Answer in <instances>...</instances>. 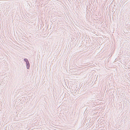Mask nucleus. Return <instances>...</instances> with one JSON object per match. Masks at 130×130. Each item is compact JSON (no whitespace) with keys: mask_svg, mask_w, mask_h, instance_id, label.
<instances>
[{"mask_svg":"<svg viewBox=\"0 0 130 130\" xmlns=\"http://www.w3.org/2000/svg\"><path fill=\"white\" fill-rule=\"evenodd\" d=\"M78 88H77V87H76V88L75 89V90L76 89V92H77V90H77V89H78Z\"/></svg>","mask_w":130,"mask_h":130,"instance_id":"7ed1b4c3","label":"nucleus"},{"mask_svg":"<svg viewBox=\"0 0 130 130\" xmlns=\"http://www.w3.org/2000/svg\"><path fill=\"white\" fill-rule=\"evenodd\" d=\"M26 68L27 69H29V68L30 66L29 62H28L26 63Z\"/></svg>","mask_w":130,"mask_h":130,"instance_id":"f257e3e1","label":"nucleus"},{"mask_svg":"<svg viewBox=\"0 0 130 130\" xmlns=\"http://www.w3.org/2000/svg\"><path fill=\"white\" fill-rule=\"evenodd\" d=\"M124 101L125 102V100H124Z\"/></svg>","mask_w":130,"mask_h":130,"instance_id":"39448f33","label":"nucleus"},{"mask_svg":"<svg viewBox=\"0 0 130 130\" xmlns=\"http://www.w3.org/2000/svg\"><path fill=\"white\" fill-rule=\"evenodd\" d=\"M115 11H114V13H113V16H115V14H114V13H115Z\"/></svg>","mask_w":130,"mask_h":130,"instance_id":"20e7f679","label":"nucleus"},{"mask_svg":"<svg viewBox=\"0 0 130 130\" xmlns=\"http://www.w3.org/2000/svg\"><path fill=\"white\" fill-rule=\"evenodd\" d=\"M24 60L26 62V63H27L28 62H29V61L27 59V58H24Z\"/></svg>","mask_w":130,"mask_h":130,"instance_id":"f03ea898","label":"nucleus"}]
</instances>
